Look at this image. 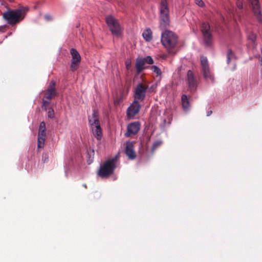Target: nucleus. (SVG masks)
Wrapping results in <instances>:
<instances>
[{
	"mask_svg": "<svg viewBox=\"0 0 262 262\" xmlns=\"http://www.w3.org/2000/svg\"><path fill=\"white\" fill-rule=\"evenodd\" d=\"M28 10V7L19 6L17 9H8L4 12L3 17L8 24L13 26L24 20Z\"/></svg>",
	"mask_w": 262,
	"mask_h": 262,
	"instance_id": "1",
	"label": "nucleus"
},
{
	"mask_svg": "<svg viewBox=\"0 0 262 262\" xmlns=\"http://www.w3.org/2000/svg\"><path fill=\"white\" fill-rule=\"evenodd\" d=\"M161 42L167 49L168 53L174 54L173 49L178 42L177 36L172 31L165 30L161 34Z\"/></svg>",
	"mask_w": 262,
	"mask_h": 262,
	"instance_id": "2",
	"label": "nucleus"
},
{
	"mask_svg": "<svg viewBox=\"0 0 262 262\" xmlns=\"http://www.w3.org/2000/svg\"><path fill=\"white\" fill-rule=\"evenodd\" d=\"M117 156L105 161L100 167L98 175L102 178H107L114 173L116 167Z\"/></svg>",
	"mask_w": 262,
	"mask_h": 262,
	"instance_id": "3",
	"label": "nucleus"
},
{
	"mask_svg": "<svg viewBox=\"0 0 262 262\" xmlns=\"http://www.w3.org/2000/svg\"><path fill=\"white\" fill-rule=\"evenodd\" d=\"M160 12V27L165 29L169 26L170 23L167 0H161Z\"/></svg>",
	"mask_w": 262,
	"mask_h": 262,
	"instance_id": "4",
	"label": "nucleus"
},
{
	"mask_svg": "<svg viewBox=\"0 0 262 262\" xmlns=\"http://www.w3.org/2000/svg\"><path fill=\"white\" fill-rule=\"evenodd\" d=\"M105 19L112 33L117 37L120 36L121 34V28L118 20L111 15L107 16Z\"/></svg>",
	"mask_w": 262,
	"mask_h": 262,
	"instance_id": "5",
	"label": "nucleus"
},
{
	"mask_svg": "<svg viewBox=\"0 0 262 262\" xmlns=\"http://www.w3.org/2000/svg\"><path fill=\"white\" fill-rule=\"evenodd\" d=\"M201 64L202 67V73L206 80L213 82L214 77L209 67L208 62L206 57H201Z\"/></svg>",
	"mask_w": 262,
	"mask_h": 262,
	"instance_id": "6",
	"label": "nucleus"
},
{
	"mask_svg": "<svg viewBox=\"0 0 262 262\" xmlns=\"http://www.w3.org/2000/svg\"><path fill=\"white\" fill-rule=\"evenodd\" d=\"M147 89V85L141 83L138 84L134 90V100L139 102L143 101L145 98Z\"/></svg>",
	"mask_w": 262,
	"mask_h": 262,
	"instance_id": "7",
	"label": "nucleus"
},
{
	"mask_svg": "<svg viewBox=\"0 0 262 262\" xmlns=\"http://www.w3.org/2000/svg\"><path fill=\"white\" fill-rule=\"evenodd\" d=\"M210 25L207 23H203L201 26V32L203 40L207 46H210L212 42V35L210 30Z\"/></svg>",
	"mask_w": 262,
	"mask_h": 262,
	"instance_id": "8",
	"label": "nucleus"
},
{
	"mask_svg": "<svg viewBox=\"0 0 262 262\" xmlns=\"http://www.w3.org/2000/svg\"><path fill=\"white\" fill-rule=\"evenodd\" d=\"M70 54L72 56L70 70L72 72L76 71L79 68L81 58L78 52L74 48L70 50Z\"/></svg>",
	"mask_w": 262,
	"mask_h": 262,
	"instance_id": "9",
	"label": "nucleus"
},
{
	"mask_svg": "<svg viewBox=\"0 0 262 262\" xmlns=\"http://www.w3.org/2000/svg\"><path fill=\"white\" fill-rule=\"evenodd\" d=\"M44 98L51 100L54 97L57 96L58 93L56 90V82L51 80L46 91H44Z\"/></svg>",
	"mask_w": 262,
	"mask_h": 262,
	"instance_id": "10",
	"label": "nucleus"
},
{
	"mask_svg": "<svg viewBox=\"0 0 262 262\" xmlns=\"http://www.w3.org/2000/svg\"><path fill=\"white\" fill-rule=\"evenodd\" d=\"M187 81L188 85V90L191 92H195L198 86V81L192 71L191 70H189L187 72Z\"/></svg>",
	"mask_w": 262,
	"mask_h": 262,
	"instance_id": "11",
	"label": "nucleus"
},
{
	"mask_svg": "<svg viewBox=\"0 0 262 262\" xmlns=\"http://www.w3.org/2000/svg\"><path fill=\"white\" fill-rule=\"evenodd\" d=\"M139 102L134 100L133 102L128 107L126 112L127 116L129 118H133L138 114L141 108Z\"/></svg>",
	"mask_w": 262,
	"mask_h": 262,
	"instance_id": "12",
	"label": "nucleus"
},
{
	"mask_svg": "<svg viewBox=\"0 0 262 262\" xmlns=\"http://www.w3.org/2000/svg\"><path fill=\"white\" fill-rule=\"evenodd\" d=\"M254 16L259 23H262L261 13L258 0H250Z\"/></svg>",
	"mask_w": 262,
	"mask_h": 262,
	"instance_id": "13",
	"label": "nucleus"
},
{
	"mask_svg": "<svg viewBox=\"0 0 262 262\" xmlns=\"http://www.w3.org/2000/svg\"><path fill=\"white\" fill-rule=\"evenodd\" d=\"M140 128V123L139 122H135L129 124L127 126V132L125 136L127 137L137 134Z\"/></svg>",
	"mask_w": 262,
	"mask_h": 262,
	"instance_id": "14",
	"label": "nucleus"
},
{
	"mask_svg": "<svg viewBox=\"0 0 262 262\" xmlns=\"http://www.w3.org/2000/svg\"><path fill=\"white\" fill-rule=\"evenodd\" d=\"M125 153L130 160H134L136 158V154L134 150V145L132 142L127 141L126 142Z\"/></svg>",
	"mask_w": 262,
	"mask_h": 262,
	"instance_id": "15",
	"label": "nucleus"
},
{
	"mask_svg": "<svg viewBox=\"0 0 262 262\" xmlns=\"http://www.w3.org/2000/svg\"><path fill=\"white\" fill-rule=\"evenodd\" d=\"M94 123L96 126L92 127V133L94 136L98 140H100L102 137V130L100 124H98V121L95 120Z\"/></svg>",
	"mask_w": 262,
	"mask_h": 262,
	"instance_id": "16",
	"label": "nucleus"
},
{
	"mask_svg": "<svg viewBox=\"0 0 262 262\" xmlns=\"http://www.w3.org/2000/svg\"><path fill=\"white\" fill-rule=\"evenodd\" d=\"M145 64L143 58H138L136 59L135 68L137 74H140L144 69Z\"/></svg>",
	"mask_w": 262,
	"mask_h": 262,
	"instance_id": "17",
	"label": "nucleus"
},
{
	"mask_svg": "<svg viewBox=\"0 0 262 262\" xmlns=\"http://www.w3.org/2000/svg\"><path fill=\"white\" fill-rule=\"evenodd\" d=\"M95 120L98 121V124H100L99 120V114L97 111L94 110L91 117H89V122L91 127L96 126V124L94 123Z\"/></svg>",
	"mask_w": 262,
	"mask_h": 262,
	"instance_id": "18",
	"label": "nucleus"
},
{
	"mask_svg": "<svg viewBox=\"0 0 262 262\" xmlns=\"http://www.w3.org/2000/svg\"><path fill=\"white\" fill-rule=\"evenodd\" d=\"M248 40H249V47L252 49H254L256 48L257 43L256 42V35L255 34L251 32L248 35Z\"/></svg>",
	"mask_w": 262,
	"mask_h": 262,
	"instance_id": "19",
	"label": "nucleus"
},
{
	"mask_svg": "<svg viewBox=\"0 0 262 262\" xmlns=\"http://www.w3.org/2000/svg\"><path fill=\"white\" fill-rule=\"evenodd\" d=\"M181 100L183 108L185 110H188L189 107V101L187 98V96L184 94L182 95L181 97Z\"/></svg>",
	"mask_w": 262,
	"mask_h": 262,
	"instance_id": "20",
	"label": "nucleus"
},
{
	"mask_svg": "<svg viewBox=\"0 0 262 262\" xmlns=\"http://www.w3.org/2000/svg\"><path fill=\"white\" fill-rule=\"evenodd\" d=\"M38 136H46V123L44 121H42L40 123Z\"/></svg>",
	"mask_w": 262,
	"mask_h": 262,
	"instance_id": "21",
	"label": "nucleus"
},
{
	"mask_svg": "<svg viewBox=\"0 0 262 262\" xmlns=\"http://www.w3.org/2000/svg\"><path fill=\"white\" fill-rule=\"evenodd\" d=\"M142 36L147 41H149L152 39V32L150 29H146L142 33Z\"/></svg>",
	"mask_w": 262,
	"mask_h": 262,
	"instance_id": "22",
	"label": "nucleus"
},
{
	"mask_svg": "<svg viewBox=\"0 0 262 262\" xmlns=\"http://www.w3.org/2000/svg\"><path fill=\"white\" fill-rule=\"evenodd\" d=\"M46 136H38L37 147L38 148H43L44 146Z\"/></svg>",
	"mask_w": 262,
	"mask_h": 262,
	"instance_id": "23",
	"label": "nucleus"
},
{
	"mask_svg": "<svg viewBox=\"0 0 262 262\" xmlns=\"http://www.w3.org/2000/svg\"><path fill=\"white\" fill-rule=\"evenodd\" d=\"M235 59L234 53L231 49H229L227 54V62L229 64L232 60Z\"/></svg>",
	"mask_w": 262,
	"mask_h": 262,
	"instance_id": "24",
	"label": "nucleus"
},
{
	"mask_svg": "<svg viewBox=\"0 0 262 262\" xmlns=\"http://www.w3.org/2000/svg\"><path fill=\"white\" fill-rule=\"evenodd\" d=\"M162 144V142L160 140L156 141L152 144L151 153L153 154L157 148L159 147Z\"/></svg>",
	"mask_w": 262,
	"mask_h": 262,
	"instance_id": "25",
	"label": "nucleus"
},
{
	"mask_svg": "<svg viewBox=\"0 0 262 262\" xmlns=\"http://www.w3.org/2000/svg\"><path fill=\"white\" fill-rule=\"evenodd\" d=\"M151 69L153 72L157 74V76H161L162 74L161 70L156 66H152L151 67Z\"/></svg>",
	"mask_w": 262,
	"mask_h": 262,
	"instance_id": "26",
	"label": "nucleus"
},
{
	"mask_svg": "<svg viewBox=\"0 0 262 262\" xmlns=\"http://www.w3.org/2000/svg\"><path fill=\"white\" fill-rule=\"evenodd\" d=\"M143 59L145 62V63H148L149 64H151L154 63V60L151 56H147L145 58H143Z\"/></svg>",
	"mask_w": 262,
	"mask_h": 262,
	"instance_id": "27",
	"label": "nucleus"
},
{
	"mask_svg": "<svg viewBox=\"0 0 262 262\" xmlns=\"http://www.w3.org/2000/svg\"><path fill=\"white\" fill-rule=\"evenodd\" d=\"M51 100L46 99V98H43L42 100V106L45 107V110H46V107L50 104Z\"/></svg>",
	"mask_w": 262,
	"mask_h": 262,
	"instance_id": "28",
	"label": "nucleus"
},
{
	"mask_svg": "<svg viewBox=\"0 0 262 262\" xmlns=\"http://www.w3.org/2000/svg\"><path fill=\"white\" fill-rule=\"evenodd\" d=\"M48 117L49 118L52 119L54 117V112L52 108L49 110L48 112Z\"/></svg>",
	"mask_w": 262,
	"mask_h": 262,
	"instance_id": "29",
	"label": "nucleus"
},
{
	"mask_svg": "<svg viewBox=\"0 0 262 262\" xmlns=\"http://www.w3.org/2000/svg\"><path fill=\"white\" fill-rule=\"evenodd\" d=\"M195 4L200 7H203L204 3L202 0H195Z\"/></svg>",
	"mask_w": 262,
	"mask_h": 262,
	"instance_id": "30",
	"label": "nucleus"
},
{
	"mask_svg": "<svg viewBox=\"0 0 262 262\" xmlns=\"http://www.w3.org/2000/svg\"><path fill=\"white\" fill-rule=\"evenodd\" d=\"M237 7L239 9H242L243 8V3L241 1L238 0L237 3Z\"/></svg>",
	"mask_w": 262,
	"mask_h": 262,
	"instance_id": "31",
	"label": "nucleus"
},
{
	"mask_svg": "<svg viewBox=\"0 0 262 262\" xmlns=\"http://www.w3.org/2000/svg\"><path fill=\"white\" fill-rule=\"evenodd\" d=\"M45 18L47 21H50L53 19V17L49 14H46L45 15Z\"/></svg>",
	"mask_w": 262,
	"mask_h": 262,
	"instance_id": "32",
	"label": "nucleus"
},
{
	"mask_svg": "<svg viewBox=\"0 0 262 262\" xmlns=\"http://www.w3.org/2000/svg\"><path fill=\"white\" fill-rule=\"evenodd\" d=\"M130 64H131L130 62H126V68H127V69H129V68H130Z\"/></svg>",
	"mask_w": 262,
	"mask_h": 262,
	"instance_id": "33",
	"label": "nucleus"
},
{
	"mask_svg": "<svg viewBox=\"0 0 262 262\" xmlns=\"http://www.w3.org/2000/svg\"><path fill=\"white\" fill-rule=\"evenodd\" d=\"M212 111H208L207 113V116H209L210 115H211L212 114Z\"/></svg>",
	"mask_w": 262,
	"mask_h": 262,
	"instance_id": "34",
	"label": "nucleus"
},
{
	"mask_svg": "<svg viewBox=\"0 0 262 262\" xmlns=\"http://www.w3.org/2000/svg\"><path fill=\"white\" fill-rule=\"evenodd\" d=\"M259 62L260 64H262V50H261V57H260Z\"/></svg>",
	"mask_w": 262,
	"mask_h": 262,
	"instance_id": "35",
	"label": "nucleus"
},
{
	"mask_svg": "<svg viewBox=\"0 0 262 262\" xmlns=\"http://www.w3.org/2000/svg\"><path fill=\"white\" fill-rule=\"evenodd\" d=\"M83 186H84V188H86V187H86V184H84V185H83Z\"/></svg>",
	"mask_w": 262,
	"mask_h": 262,
	"instance_id": "36",
	"label": "nucleus"
}]
</instances>
